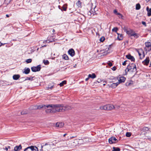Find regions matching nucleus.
I'll return each mask as SVG.
<instances>
[{"label": "nucleus", "mask_w": 151, "mask_h": 151, "mask_svg": "<svg viewBox=\"0 0 151 151\" xmlns=\"http://www.w3.org/2000/svg\"><path fill=\"white\" fill-rule=\"evenodd\" d=\"M112 70H113L114 71V70H116V67H113L112 68Z\"/></svg>", "instance_id": "49530a36"}, {"label": "nucleus", "mask_w": 151, "mask_h": 151, "mask_svg": "<svg viewBox=\"0 0 151 151\" xmlns=\"http://www.w3.org/2000/svg\"><path fill=\"white\" fill-rule=\"evenodd\" d=\"M63 9L64 11H66L67 9V6L65 5H64L63 6Z\"/></svg>", "instance_id": "ea45409f"}, {"label": "nucleus", "mask_w": 151, "mask_h": 151, "mask_svg": "<svg viewBox=\"0 0 151 151\" xmlns=\"http://www.w3.org/2000/svg\"><path fill=\"white\" fill-rule=\"evenodd\" d=\"M109 141L110 143L112 144L117 142V140L115 137H112L109 139Z\"/></svg>", "instance_id": "9b49d317"}, {"label": "nucleus", "mask_w": 151, "mask_h": 151, "mask_svg": "<svg viewBox=\"0 0 151 151\" xmlns=\"http://www.w3.org/2000/svg\"><path fill=\"white\" fill-rule=\"evenodd\" d=\"M108 65L109 66H111L112 65V63L110 62L108 63Z\"/></svg>", "instance_id": "8fccbe9b"}, {"label": "nucleus", "mask_w": 151, "mask_h": 151, "mask_svg": "<svg viewBox=\"0 0 151 151\" xmlns=\"http://www.w3.org/2000/svg\"><path fill=\"white\" fill-rule=\"evenodd\" d=\"M76 4L78 7H81V3L80 1H78L76 3Z\"/></svg>", "instance_id": "cd10ccee"}, {"label": "nucleus", "mask_w": 151, "mask_h": 151, "mask_svg": "<svg viewBox=\"0 0 151 151\" xmlns=\"http://www.w3.org/2000/svg\"><path fill=\"white\" fill-rule=\"evenodd\" d=\"M13 79L14 80H17L19 78V75H14L13 76Z\"/></svg>", "instance_id": "a878e982"}, {"label": "nucleus", "mask_w": 151, "mask_h": 151, "mask_svg": "<svg viewBox=\"0 0 151 151\" xmlns=\"http://www.w3.org/2000/svg\"><path fill=\"white\" fill-rule=\"evenodd\" d=\"M140 8V5L139 4H137L136 5V10H139Z\"/></svg>", "instance_id": "7c9ffc66"}, {"label": "nucleus", "mask_w": 151, "mask_h": 151, "mask_svg": "<svg viewBox=\"0 0 151 151\" xmlns=\"http://www.w3.org/2000/svg\"><path fill=\"white\" fill-rule=\"evenodd\" d=\"M64 124L63 122H58L56 123V126L59 128H61L63 127Z\"/></svg>", "instance_id": "f8f14e48"}, {"label": "nucleus", "mask_w": 151, "mask_h": 151, "mask_svg": "<svg viewBox=\"0 0 151 151\" xmlns=\"http://www.w3.org/2000/svg\"><path fill=\"white\" fill-rule=\"evenodd\" d=\"M89 78H94L96 77V76L94 73H93L92 74H89L88 75Z\"/></svg>", "instance_id": "b1692460"}, {"label": "nucleus", "mask_w": 151, "mask_h": 151, "mask_svg": "<svg viewBox=\"0 0 151 151\" xmlns=\"http://www.w3.org/2000/svg\"><path fill=\"white\" fill-rule=\"evenodd\" d=\"M150 60L148 58H147L143 62V63L146 65H147L149 62Z\"/></svg>", "instance_id": "a211bd4d"}, {"label": "nucleus", "mask_w": 151, "mask_h": 151, "mask_svg": "<svg viewBox=\"0 0 151 151\" xmlns=\"http://www.w3.org/2000/svg\"><path fill=\"white\" fill-rule=\"evenodd\" d=\"M89 77H88V78H86V81H87L88 80V79H89Z\"/></svg>", "instance_id": "864d4df0"}, {"label": "nucleus", "mask_w": 151, "mask_h": 151, "mask_svg": "<svg viewBox=\"0 0 151 151\" xmlns=\"http://www.w3.org/2000/svg\"><path fill=\"white\" fill-rule=\"evenodd\" d=\"M127 68L128 69V70H130L133 71H135L136 70V65L133 64H131L130 66H128Z\"/></svg>", "instance_id": "1a4fd4ad"}, {"label": "nucleus", "mask_w": 151, "mask_h": 151, "mask_svg": "<svg viewBox=\"0 0 151 151\" xmlns=\"http://www.w3.org/2000/svg\"><path fill=\"white\" fill-rule=\"evenodd\" d=\"M6 16L7 17H9V15L8 14H6Z\"/></svg>", "instance_id": "5fc2aeb1"}, {"label": "nucleus", "mask_w": 151, "mask_h": 151, "mask_svg": "<svg viewBox=\"0 0 151 151\" xmlns=\"http://www.w3.org/2000/svg\"><path fill=\"white\" fill-rule=\"evenodd\" d=\"M139 36V34L135 33L134 32L132 36L134 37L135 38H138Z\"/></svg>", "instance_id": "4be33fe9"}, {"label": "nucleus", "mask_w": 151, "mask_h": 151, "mask_svg": "<svg viewBox=\"0 0 151 151\" xmlns=\"http://www.w3.org/2000/svg\"><path fill=\"white\" fill-rule=\"evenodd\" d=\"M33 77H30L29 78L27 77V78L25 79V80H33Z\"/></svg>", "instance_id": "58836bf2"}, {"label": "nucleus", "mask_w": 151, "mask_h": 151, "mask_svg": "<svg viewBox=\"0 0 151 151\" xmlns=\"http://www.w3.org/2000/svg\"><path fill=\"white\" fill-rule=\"evenodd\" d=\"M137 52L140 57V59H141L144 58L145 56L144 52L142 49H140L138 50H137Z\"/></svg>", "instance_id": "6e6552de"}, {"label": "nucleus", "mask_w": 151, "mask_h": 151, "mask_svg": "<svg viewBox=\"0 0 151 151\" xmlns=\"http://www.w3.org/2000/svg\"><path fill=\"white\" fill-rule=\"evenodd\" d=\"M127 61V60L125 61L123 63L122 65H125L126 64V62Z\"/></svg>", "instance_id": "de8ad7c7"}, {"label": "nucleus", "mask_w": 151, "mask_h": 151, "mask_svg": "<svg viewBox=\"0 0 151 151\" xmlns=\"http://www.w3.org/2000/svg\"><path fill=\"white\" fill-rule=\"evenodd\" d=\"M15 151H18L19 150V146H16L14 149Z\"/></svg>", "instance_id": "f704fd0d"}, {"label": "nucleus", "mask_w": 151, "mask_h": 151, "mask_svg": "<svg viewBox=\"0 0 151 151\" xmlns=\"http://www.w3.org/2000/svg\"><path fill=\"white\" fill-rule=\"evenodd\" d=\"M145 45L147 47H151V42H145Z\"/></svg>", "instance_id": "5701e85b"}, {"label": "nucleus", "mask_w": 151, "mask_h": 151, "mask_svg": "<svg viewBox=\"0 0 151 151\" xmlns=\"http://www.w3.org/2000/svg\"><path fill=\"white\" fill-rule=\"evenodd\" d=\"M22 147V145H19V150L20 149H22V148H23Z\"/></svg>", "instance_id": "3c124183"}, {"label": "nucleus", "mask_w": 151, "mask_h": 151, "mask_svg": "<svg viewBox=\"0 0 151 151\" xmlns=\"http://www.w3.org/2000/svg\"><path fill=\"white\" fill-rule=\"evenodd\" d=\"M53 87V86H52L51 87H48L47 88V89L49 90V89H52Z\"/></svg>", "instance_id": "37998d69"}, {"label": "nucleus", "mask_w": 151, "mask_h": 151, "mask_svg": "<svg viewBox=\"0 0 151 151\" xmlns=\"http://www.w3.org/2000/svg\"><path fill=\"white\" fill-rule=\"evenodd\" d=\"M66 134H64L63 135V136L64 137H65Z\"/></svg>", "instance_id": "bf43d9fd"}, {"label": "nucleus", "mask_w": 151, "mask_h": 151, "mask_svg": "<svg viewBox=\"0 0 151 151\" xmlns=\"http://www.w3.org/2000/svg\"><path fill=\"white\" fill-rule=\"evenodd\" d=\"M118 29L117 27H114L112 29V31L113 32H116L118 30Z\"/></svg>", "instance_id": "c9c22d12"}, {"label": "nucleus", "mask_w": 151, "mask_h": 151, "mask_svg": "<svg viewBox=\"0 0 151 151\" xmlns=\"http://www.w3.org/2000/svg\"><path fill=\"white\" fill-rule=\"evenodd\" d=\"M55 147L54 144L52 142H48L41 145L40 151H50Z\"/></svg>", "instance_id": "7ed1b4c3"}, {"label": "nucleus", "mask_w": 151, "mask_h": 151, "mask_svg": "<svg viewBox=\"0 0 151 151\" xmlns=\"http://www.w3.org/2000/svg\"><path fill=\"white\" fill-rule=\"evenodd\" d=\"M95 8H94L93 10L91 9V11H90L88 12V15H91V14H93V15H94V13H95V12H96L95 10Z\"/></svg>", "instance_id": "6ab92c4d"}, {"label": "nucleus", "mask_w": 151, "mask_h": 151, "mask_svg": "<svg viewBox=\"0 0 151 151\" xmlns=\"http://www.w3.org/2000/svg\"><path fill=\"white\" fill-rule=\"evenodd\" d=\"M8 148H10V147H9H9H8Z\"/></svg>", "instance_id": "0e129e2a"}, {"label": "nucleus", "mask_w": 151, "mask_h": 151, "mask_svg": "<svg viewBox=\"0 0 151 151\" xmlns=\"http://www.w3.org/2000/svg\"><path fill=\"white\" fill-rule=\"evenodd\" d=\"M32 59H28L26 60V62L27 63H29L32 62Z\"/></svg>", "instance_id": "4c0bfd02"}, {"label": "nucleus", "mask_w": 151, "mask_h": 151, "mask_svg": "<svg viewBox=\"0 0 151 151\" xmlns=\"http://www.w3.org/2000/svg\"><path fill=\"white\" fill-rule=\"evenodd\" d=\"M31 69L33 72H36L39 71L40 70L41 67L40 65H39L36 67H32Z\"/></svg>", "instance_id": "9d476101"}, {"label": "nucleus", "mask_w": 151, "mask_h": 151, "mask_svg": "<svg viewBox=\"0 0 151 151\" xmlns=\"http://www.w3.org/2000/svg\"><path fill=\"white\" fill-rule=\"evenodd\" d=\"M26 144L25 143V144L23 143H22L21 145H22V147L23 148H24L25 147V145H26Z\"/></svg>", "instance_id": "a18cd8bd"}, {"label": "nucleus", "mask_w": 151, "mask_h": 151, "mask_svg": "<svg viewBox=\"0 0 151 151\" xmlns=\"http://www.w3.org/2000/svg\"><path fill=\"white\" fill-rule=\"evenodd\" d=\"M118 35L117 39L119 40H121L123 39V35L122 34H119L118 33H117Z\"/></svg>", "instance_id": "aec40b11"}, {"label": "nucleus", "mask_w": 151, "mask_h": 151, "mask_svg": "<svg viewBox=\"0 0 151 151\" xmlns=\"http://www.w3.org/2000/svg\"><path fill=\"white\" fill-rule=\"evenodd\" d=\"M114 14H116L117 13H118L116 10H114Z\"/></svg>", "instance_id": "09e8293b"}, {"label": "nucleus", "mask_w": 151, "mask_h": 151, "mask_svg": "<svg viewBox=\"0 0 151 151\" xmlns=\"http://www.w3.org/2000/svg\"><path fill=\"white\" fill-rule=\"evenodd\" d=\"M112 151H114V150L113 149V150Z\"/></svg>", "instance_id": "69168bd1"}, {"label": "nucleus", "mask_w": 151, "mask_h": 151, "mask_svg": "<svg viewBox=\"0 0 151 151\" xmlns=\"http://www.w3.org/2000/svg\"><path fill=\"white\" fill-rule=\"evenodd\" d=\"M126 57L127 58L131 60L132 61H134V58L132 56L130 55H126Z\"/></svg>", "instance_id": "4468645a"}, {"label": "nucleus", "mask_w": 151, "mask_h": 151, "mask_svg": "<svg viewBox=\"0 0 151 151\" xmlns=\"http://www.w3.org/2000/svg\"><path fill=\"white\" fill-rule=\"evenodd\" d=\"M116 81L114 80V78L113 79L112 81V83L110 85H108L109 86L113 88H115L119 85V83H117V82L115 83Z\"/></svg>", "instance_id": "0eeeda50"}, {"label": "nucleus", "mask_w": 151, "mask_h": 151, "mask_svg": "<svg viewBox=\"0 0 151 151\" xmlns=\"http://www.w3.org/2000/svg\"><path fill=\"white\" fill-rule=\"evenodd\" d=\"M105 39L104 37H102L100 39V41L101 42H103L104 40Z\"/></svg>", "instance_id": "e433bc0d"}, {"label": "nucleus", "mask_w": 151, "mask_h": 151, "mask_svg": "<svg viewBox=\"0 0 151 151\" xmlns=\"http://www.w3.org/2000/svg\"><path fill=\"white\" fill-rule=\"evenodd\" d=\"M54 58H55V57H54V58H52V59H54Z\"/></svg>", "instance_id": "e2e57ef3"}, {"label": "nucleus", "mask_w": 151, "mask_h": 151, "mask_svg": "<svg viewBox=\"0 0 151 151\" xmlns=\"http://www.w3.org/2000/svg\"><path fill=\"white\" fill-rule=\"evenodd\" d=\"M131 134L130 132H127L126 134V136L127 137H129L131 136Z\"/></svg>", "instance_id": "72a5a7b5"}, {"label": "nucleus", "mask_w": 151, "mask_h": 151, "mask_svg": "<svg viewBox=\"0 0 151 151\" xmlns=\"http://www.w3.org/2000/svg\"><path fill=\"white\" fill-rule=\"evenodd\" d=\"M66 81H64L61 83H60L59 85L60 86H62L66 84Z\"/></svg>", "instance_id": "c85d7f7f"}, {"label": "nucleus", "mask_w": 151, "mask_h": 151, "mask_svg": "<svg viewBox=\"0 0 151 151\" xmlns=\"http://www.w3.org/2000/svg\"><path fill=\"white\" fill-rule=\"evenodd\" d=\"M68 54L71 56H73L75 54V52L73 49H70L68 51Z\"/></svg>", "instance_id": "ddd939ff"}, {"label": "nucleus", "mask_w": 151, "mask_h": 151, "mask_svg": "<svg viewBox=\"0 0 151 151\" xmlns=\"http://www.w3.org/2000/svg\"><path fill=\"white\" fill-rule=\"evenodd\" d=\"M134 32V31L132 30H127L126 31V33L129 36H132V35Z\"/></svg>", "instance_id": "f3484780"}, {"label": "nucleus", "mask_w": 151, "mask_h": 151, "mask_svg": "<svg viewBox=\"0 0 151 151\" xmlns=\"http://www.w3.org/2000/svg\"><path fill=\"white\" fill-rule=\"evenodd\" d=\"M140 135L145 136L149 139H151V131L150 130V128L147 127H143L141 130Z\"/></svg>", "instance_id": "f03ea898"}, {"label": "nucleus", "mask_w": 151, "mask_h": 151, "mask_svg": "<svg viewBox=\"0 0 151 151\" xmlns=\"http://www.w3.org/2000/svg\"><path fill=\"white\" fill-rule=\"evenodd\" d=\"M24 151H39V150L37 147L31 146L24 149Z\"/></svg>", "instance_id": "39448f33"}, {"label": "nucleus", "mask_w": 151, "mask_h": 151, "mask_svg": "<svg viewBox=\"0 0 151 151\" xmlns=\"http://www.w3.org/2000/svg\"><path fill=\"white\" fill-rule=\"evenodd\" d=\"M28 113V111L27 110H24L22 111L21 112V114L22 115H24Z\"/></svg>", "instance_id": "c756f323"}, {"label": "nucleus", "mask_w": 151, "mask_h": 151, "mask_svg": "<svg viewBox=\"0 0 151 151\" xmlns=\"http://www.w3.org/2000/svg\"><path fill=\"white\" fill-rule=\"evenodd\" d=\"M113 149L114 151H119L120 150V149L119 148H116L114 147H113Z\"/></svg>", "instance_id": "473e14b6"}, {"label": "nucleus", "mask_w": 151, "mask_h": 151, "mask_svg": "<svg viewBox=\"0 0 151 151\" xmlns=\"http://www.w3.org/2000/svg\"><path fill=\"white\" fill-rule=\"evenodd\" d=\"M116 107L117 108H118L119 106H116L115 107V108H116Z\"/></svg>", "instance_id": "4d7b16f0"}, {"label": "nucleus", "mask_w": 151, "mask_h": 151, "mask_svg": "<svg viewBox=\"0 0 151 151\" xmlns=\"http://www.w3.org/2000/svg\"><path fill=\"white\" fill-rule=\"evenodd\" d=\"M126 78L124 76L117 77L114 78V80L116 81H118L117 82V83H119V85L121 83H123L125 81Z\"/></svg>", "instance_id": "423d86ee"}, {"label": "nucleus", "mask_w": 151, "mask_h": 151, "mask_svg": "<svg viewBox=\"0 0 151 151\" xmlns=\"http://www.w3.org/2000/svg\"><path fill=\"white\" fill-rule=\"evenodd\" d=\"M24 71L23 72V73H24L26 74H28L30 72V69L28 68H25L24 70Z\"/></svg>", "instance_id": "2eb2a0df"}, {"label": "nucleus", "mask_w": 151, "mask_h": 151, "mask_svg": "<svg viewBox=\"0 0 151 151\" xmlns=\"http://www.w3.org/2000/svg\"><path fill=\"white\" fill-rule=\"evenodd\" d=\"M12 0H5V1H7L8 3H9Z\"/></svg>", "instance_id": "603ef678"}, {"label": "nucleus", "mask_w": 151, "mask_h": 151, "mask_svg": "<svg viewBox=\"0 0 151 151\" xmlns=\"http://www.w3.org/2000/svg\"><path fill=\"white\" fill-rule=\"evenodd\" d=\"M147 15L148 16H151V8H150L148 7H147Z\"/></svg>", "instance_id": "dca6fc26"}, {"label": "nucleus", "mask_w": 151, "mask_h": 151, "mask_svg": "<svg viewBox=\"0 0 151 151\" xmlns=\"http://www.w3.org/2000/svg\"><path fill=\"white\" fill-rule=\"evenodd\" d=\"M133 84V82L132 81H130L126 83V85L127 86H130Z\"/></svg>", "instance_id": "412c9836"}, {"label": "nucleus", "mask_w": 151, "mask_h": 151, "mask_svg": "<svg viewBox=\"0 0 151 151\" xmlns=\"http://www.w3.org/2000/svg\"><path fill=\"white\" fill-rule=\"evenodd\" d=\"M52 32H55V30L54 29H53L52 30Z\"/></svg>", "instance_id": "13d9d810"}, {"label": "nucleus", "mask_w": 151, "mask_h": 151, "mask_svg": "<svg viewBox=\"0 0 151 151\" xmlns=\"http://www.w3.org/2000/svg\"><path fill=\"white\" fill-rule=\"evenodd\" d=\"M76 64H75L74 66V67L75 68L76 67Z\"/></svg>", "instance_id": "052dcab7"}, {"label": "nucleus", "mask_w": 151, "mask_h": 151, "mask_svg": "<svg viewBox=\"0 0 151 151\" xmlns=\"http://www.w3.org/2000/svg\"><path fill=\"white\" fill-rule=\"evenodd\" d=\"M78 140L77 139L75 140H74V142L72 144L73 146H76L78 144Z\"/></svg>", "instance_id": "393cba45"}, {"label": "nucleus", "mask_w": 151, "mask_h": 151, "mask_svg": "<svg viewBox=\"0 0 151 151\" xmlns=\"http://www.w3.org/2000/svg\"><path fill=\"white\" fill-rule=\"evenodd\" d=\"M5 149L6 150H8V148L7 147H6L5 148Z\"/></svg>", "instance_id": "6e6d98bb"}, {"label": "nucleus", "mask_w": 151, "mask_h": 151, "mask_svg": "<svg viewBox=\"0 0 151 151\" xmlns=\"http://www.w3.org/2000/svg\"><path fill=\"white\" fill-rule=\"evenodd\" d=\"M63 58L66 60H68L69 59L68 56L65 54H64L63 55Z\"/></svg>", "instance_id": "bb28decb"}, {"label": "nucleus", "mask_w": 151, "mask_h": 151, "mask_svg": "<svg viewBox=\"0 0 151 151\" xmlns=\"http://www.w3.org/2000/svg\"><path fill=\"white\" fill-rule=\"evenodd\" d=\"M116 15H119V17H122V15L120 13H117V14Z\"/></svg>", "instance_id": "79ce46f5"}, {"label": "nucleus", "mask_w": 151, "mask_h": 151, "mask_svg": "<svg viewBox=\"0 0 151 151\" xmlns=\"http://www.w3.org/2000/svg\"><path fill=\"white\" fill-rule=\"evenodd\" d=\"M100 108L101 110H111L115 108L114 106L112 104H107L100 107Z\"/></svg>", "instance_id": "20e7f679"}, {"label": "nucleus", "mask_w": 151, "mask_h": 151, "mask_svg": "<svg viewBox=\"0 0 151 151\" xmlns=\"http://www.w3.org/2000/svg\"><path fill=\"white\" fill-rule=\"evenodd\" d=\"M105 84H105V83H104V84H103V85L104 86H105Z\"/></svg>", "instance_id": "680f3d73"}, {"label": "nucleus", "mask_w": 151, "mask_h": 151, "mask_svg": "<svg viewBox=\"0 0 151 151\" xmlns=\"http://www.w3.org/2000/svg\"><path fill=\"white\" fill-rule=\"evenodd\" d=\"M51 108V109H47L45 111L47 113H55L60 111H64L66 110L71 109V107L69 106H63L62 104H49L47 105H41L35 106H34V109H41L42 108L46 109L47 108Z\"/></svg>", "instance_id": "f257e3e1"}, {"label": "nucleus", "mask_w": 151, "mask_h": 151, "mask_svg": "<svg viewBox=\"0 0 151 151\" xmlns=\"http://www.w3.org/2000/svg\"><path fill=\"white\" fill-rule=\"evenodd\" d=\"M102 81L101 79H98L97 81V82L98 83H100Z\"/></svg>", "instance_id": "a19ab883"}, {"label": "nucleus", "mask_w": 151, "mask_h": 151, "mask_svg": "<svg viewBox=\"0 0 151 151\" xmlns=\"http://www.w3.org/2000/svg\"><path fill=\"white\" fill-rule=\"evenodd\" d=\"M43 62L44 63V64L46 65H48L49 63L48 61L47 60H44L43 61Z\"/></svg>", "instance_id": "2f4dec72"}, {"label": "nucleus", "mask_w": 151, "mask_h": 151, "mask_svg": "<svg viewBox=\"0 0 151 151\" xmlns=\"http://www.w3.org/2000/svg\"><path fill=\"white\" fill-rule=\"evenodd\" d=\"M142 24L144 25L145 27L146 26V22H142Z\"/></svg>", "instance_id": "c03bdc74"}]
</instances>
